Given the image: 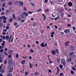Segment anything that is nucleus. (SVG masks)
Returning <instances> with one entry per match:
<instances>
[{
  "instance_id": "obj_20",
  "label": "nucleus",
  "mask_w": 76,
  "mask_h": 76,
  "mask_svg": "<svg viewBox=\"0 0 76 76\" xmlns=\"http://www.w3.org/2000/svg\"><path fill=\"white\" fill-rule=\"evenodd\" d=\"M25 61H26L25 60H23L21 62V64H25Z\"/></svg>"
},
{
  "instance_id": "obj_32",
  "label": "nucleus",
  "mask_w": 76,
  "mask_h": 76,
  "mask_svg": "<svg viewBox=\"0 0 76 76\" xmlns=\"http://www.w3.org/2000/svg\"><path fill=\"white\" fill-rule=\"evenodd\" d=\"M8 63L9 64H12V61L11 60H9L8 61Z\"/></svg>"
},
{
  "instance_id": "obj_57",
  "label": "nucleus",
  "mask_w": 76,
  "mask_h": 76,
  "mask_svg": "<svg viewBox=\"0 0 76 76\" xmlns=\"http://www.w3.org/2000/svg\"><path fill=\"white\" fill-rule=\"evenodd\" d=\"M55 28L56 29H57L58 28V26H55Z\"/></svg>"
},
{
  "instance_id": "obj_10",
  "label": "nucleus",
  "mask_w": 76,
  "mask_h": 76,
  "mask_svg": "<svg viewBox=\"0 0 76 76\" xmlns=\"http://www.w3.org/2000/svg\"><path fill=\"white\" fill-rule=\"evenodd\" d=\"M13 53V50H10L9 51V54L10 55H12Z\"/></svg>"
},
{
  "instance_id": "obj_6",
  "label": "nucleus",
  "mask_w": 76,
  "mask_h": 76,
  "mask_svg": "<svg viewBox=\"0 0 76 76\" xmlns=\"http://www.w3.org/2000/svg\"><path fill=\"white\" fill-rule=\"evenodd\" d=\"M56 69H57L58 70L56 72V75H57L58 73V72H59V71H60V68H59V67H58V66L56 67Z\"/></svg>"
},
{
  "instance_id": "obj_33",
  "label": "nucleus",
  "mask_w": 76,
  "mask_h": 76,
  "mask_svg": "<svg viewBox=\"0 0 76 76\" xmlns=\"http://www.w3.org/2000/svg\"><path fill=\"white\" fill-rule=\"evenodd\" d=\"M72 69L73 70H74V71L75 70H76V68L75 67H72Z\"/></svg>"
},
{
  "instance_id": "obj_15",
  "label": "nucleus",
  "mask_w": 76,
  "mask_h": 76,
  "mask_svg": "<svg viewBox=\"0 0 76 76\" xmlns=\"http://www.w3.org/2000/svg\"><path fill=\"white\" fill-rule=\"evenodd\" d=\"M4 72H5V70H4V69H0V72H1V73H4Z\"/></svg>"
},
{
  "instance_id": "obj_62",
  "label": "nucleus",
  "mask_w": 76,
  "mask_h": 76,
  "mask_svg": "<svg viewBox=\"0 0 76 76\" xmlns=\"http://www.w3.org/2000/svg\"><path fill=\"white\" fill-rule=\"evenodd\" d=\"M67 26L68 27H70V26H71V24H68L67 25Z\"/></svg>"
},
{
  "instance_id": "obj_39",
  "label": "nucleus",
  "mask_w": 76,
  "mask_h": 76,
  "mask_svg": "<svg viewBox=\"0 0 76 76\" xmlns=\"http://www.w3.org/2000/svg\"><path fill=\"white\" fill-rule=\"evenodd\" d=\"M2 39L4 40H5L6 39V37H5V36H3V37H2Z\"/></svg>"
},
{
  "instance_id": "obj_54",
  "label": "nucleus",
  "mask_w": 76,
  "mask_h": 76,
  "mask_svg": "<svg viewBox=\"0 0 76 76\" xmlns=\"http://www.w3.org/2000/svg\"><path fill=\"white\" fill-rule=\"evenodd\" d=\"M60 76H64V74H62L61 73H60Z\"/></svg>"
},
{
  "instance_id": "obj_3",
  "label": "nucleus",
  "mask_w": 76,
  "mask_h": 76,
  "mask_svg": "<svg viewBox=\"0 0 76 76\" xmlns=\"http://www.w3.org/2000/svg\"><path fill=\"white\" fill-rule=\"evenodd\" d=\"M74 54V52H72L69 54V56L70 58H73V56L72 55V54Z\"/></svg>"
},
{
  "instance_id": "obj_59",
  "label": "nucleus",
  "mask_w": 76,
  "mask_h": 76,
  "mask_svg": "<svg viewBox=\"0 0 76 76\" xmlns=\"http://www.w3.org/2000/svg\"><path fill=\"white\" fill-rule=\"evenodd\" d=\"M5 5H6V4L5 3H4L2 5V7H4Z\"/></svg>"
},
{
  "instance_id": "obj_49",
  "label": "nucleus",
  "mask_w": 76,
  "mask_h": 76,
  "mask_svg": "<svg viewBox=\"0 0 76 76\" xmlns=\"http://www.w3.org/2000/svg\"><path fill=\"white\" fill-rule=\"evenodd\" d=\"M23 10H25V11L27 10V9H26V8L25 7H24Z\"/></svg>"
},
{
  "instance_id": "obj_34",
  "label": "nucleus",
  "mask_w": 76,
  "mask_h": 76,
  "mask_svg": "<svg viewBox=\"0 0 76 76\" xmlns=\"http://www.w3.org/2000/svg\"><path fill=\"white\" fill-rule=\"evenodd\" d=\"M21 17L22 18H25V16H24L22 14L21 15Z\"/></svg>"
},
{
  "instance_id": "obj_47",
  "label": "nucleus",
  "mask_w": 76,
  "mask_h": 76,
  "mask_svg": "<svg viewBox=\"0 0 76 76\" xmlns=\"http://www.w3.org/2000/svg\"><path fill=\"white\" fill-rule=\"evenodd\" d=\"M7 76H13L11 74H9L7 75Z\"/></svg>"
},
{
  "instance_id": "obj_60",
  "label": "nucleus",
  "mask_w": 76,
  "mask_h": 76,
  "mask_svg": "<svg viewBox=\"0 0 76 76\" xmlns=\"http://www.w3.org/2000/svg\"><path fill=\"white\" fill-rule=\"evenodd\" d=\"M8 50V49H7V48H5L4 49V50L5 51H7V50Z\"/></svg>"
},
{
  "instance_id": "obj_41",
  "label": "nucleus",
  "mask_w": 76,
  "mask_h": 76,
  "mask_svg": "<svg viewBox=\"0 0 76 76\" xmlns=\"http://www.w3.org/2000/svg\"><path fill=\"white\" fill-rule=\"evenodd\" d=\"M17 25H18V23H17V22H16L14 24V26H17Z\"/></svg>"
},
{
  "instance_id": "obj_61",
  "label": "nucleus",
  "mask_w": 76,
  "mask_h": 76,
  "mask_svg": "<svg viewBox=\"0 0 76 76\" xmlns=\"http://www.w3.org/2000/svg\"><path fill=\"white\" fill-rule=\"evenodd\" d=\"M3 59L0 60V63H1L3 62Z\"/></svg>"
},
{
  "instance_id": "obj_25",
  "label": "nucleus",
  "mask_w": 76,
  "mask_h": 76,
  "mask_svg": "<svg viewBox=\"0 0 76 76\" xmlns=\"http://www.w3.org/2000/svg\"><path fill=\"white\" fill-rule=\"evenodd\" d=\"M13 18L14 19H16V16L15 15V14H13Z\"/></svg>"
},
{
  "instance_id": "obj_37",
  "label": "nucleus",
  "mask_w": 76,
  "mask_h": 76,
  "mask_svg": "<svg viewBox=\"0 0 76 76\" xmlns=\"http://www.w3.org/2000/svg\"><path fill=\"white\" fill-rule=\"evenodd\" d=\"M28 13L29 14H32V13H33V12H32L31 11H28Z\"/></svg>"
},
{
  "instance_id": "obj_1",
  "label": "nucleus",
  "mask_w": 76,
  "mask_h": 76,
  "mask_svg": "<svg viewBox=\"0 0 76 76\" xmlns=\"http://www.w3.org/2000/svg\"><path fill=\"white\" fill-rule=\"evenodd\" d=\"M61 63L64 66H66V60L64 59H61Z\"/></svg>"
},
{
  "instance_id": "obj_51",
  "label": "nucleus",
  "mask_w": 76,
  "mask_h": 76,
  "mask_svg": "<svg viewBox=\"0 0 76 76\" xmlns=\"http://www.w3.org/2000/svg\"><path fill=\"white\" fill-rule=\"evenodd\" d=\"M4 14H5V13L4 12H1L2 15H4Z\"/></svg>"
},
{
  "instance_id": "obj_23",
  "label": "nucleus",
  "mask_w": 76,
  "mask_h": 76,
  "mask_svg": "<svg viewBox=\"0 0 76 76\" xmlns=\"http://www.w3.org/2000/svg\"><path fill=\"white\" fill-rule=\"evenodd\" d=\"M7 19V18L6 17V16H3V20H5Z\"/></svg>"
},
{
  "instance_id": "obj_7",
  "label": "nucleus",
  "mask_w": 76,
  "mask_h": 76,
  "mask_svg": "<svg viewBox=\"0 0 76 76\" xmlns=\"http://www.w3.org/2000/svg\"><path fill=\"white\" fill-rule=\"evenodd\" d=\"M68 5L69 7H72V6H73V3L71 2H68Z\"/></svg>"
},
{
  "instance_id": "obj_29",
  "label": "nucleus",
  "mask_w": 76,
  "mask_h": 76,
  "mask_svg": "<svg viewBox=\"0 0 76 76\" xmlns=\"http://www.w3.org/2000/svg\"><path fill=\"white\" fill-rule=\"evenodd\" d=\"M7 59H5L4 61V64H7Z\"/></svg>"
},
{
  "instance_id": "obj_13",
  "label": "nucleus",
  "mask_w": 76,
  "mask_h": 76,
  "mask_svg": "<svg viewBox=\"0 0 76 76\" xmlns=\"http://www.w3.org/2000/svg\"><path fill=\"white\" fill-rule=\"evenodd\" d=\"M19 4L20 6H23V2H21L20 1Z\"/></svg>"
},
{
  "instance_id": "obj_18",
  "label": "nucleus",
  "mask_w": 76,
  "mask_h": 76,
  "mask_svg": "<svg viewBox=\"0 0 76 76\" xmlns=\"http://www.w3.org/2000/svg\"><path fill=\"white\" fill-rule=\"evenodd\" d=\"M5 44V41H4L2 42V43L1 44V45L2 46V47H4Z\"/></svg>"
},
{
  "instance_id": "obj_46",
  "label": "nucleus",
  "mask_w": 76,
  "mask_h": 76,
  "mask_svg": "<svg viewBox=\"0 0 76 76\" xmlns=\"http://www.w3.org/2000/svg\"><path fill=\"white\" fill-rule=\"evenodd\" d=\"M6 29L8 30L9 29V26H7L6 27Z\"/></svg>"
},
{
  "instance_id": "obj_22",
  "label": "nucleus",
  "mask_w": 76,
  "mask_h": 76,
  "mask_svg": "<svg viewBox=\"0 0 76 76\" xmlns=\"http://www.w3.org/2000/svg\"><path fill=\"white\" fill-rule=\"evenodd\" d=\"M40 46L42 47H44V43H42L40 45Z\"/></svg>"
},
{
  "instance_id": "obj_50",
  "label": "nucleus",
  "mask_w": 76,
  "mask_h": 76,
  "mask_svg": "<svg viewBox=\"0 0 76 76\" xmlns=\"http://www.w3.org/2000/svg\"><path fill=\"white\" fill-rule=\"evenodd\" d=\"M48 44H47V43H45V45H44V47H47V46Z\"/></svg>"
},
{
  "instance_id": "obj_45",
  "label": "nucleus",
  "mask_w": 76,
  "mask_h": 76,
  "mask_svg": "<svg viewBox=\"0 0 76 76\" xmlns=\"http://www.w3.org/2000/svg\"><path fill=\"white\" fill-rule=\"evenodd\" d=\"M50 34L52 35H54V34H55V32H54V31H53L50 33Z\"/></svg>"
},
{
  "instance_id": "obj_9",
  "label": "nucleus",
  "mask_w": 76,
  "mask_h": 76,
  "mask_svg": "<svg viewBox=\"0 0 76 76\" xmlns=\"http://www.w3.org/2000/svg\"><path fill=\"white\" fill-rule=\"evenodd\" d=\"M64 32L65 34H69V33H70V31L66 29H65L64 30Z\"/></svg>"
},
{
  "instance_id": "obj_2",
  "label": "nucleus",
  "mask_w": 76,
  "mask_h": 76,
  "mask_svg": "<svg viewBox=\"0 0 76 76\" xmlns=\"http://www.w3.org/2000/svg\"><path fill=\"white\" fill-rule=\"evenodd\" d=\"M57 14L58 15L57 17L56 18H54V19L55 21L57 20V19H60V14L58 13H57Z\"/></svg>"
},
{
  "instance_id": "obj_56",
  "label": "nucleus",
  "mask_w": 76,
  "mask_h": 76,
  "mask_svg": "<svg viewBox=\"0 0 76 76\" xmlns=\"http://www.w3.org/2000/svg\"><path fill=\"white\" fill-rule=\"evenodd\" d=\"M45 3H48V0H45Z\"/></svg>"
},
{
  "instance_id": "obj_64",
  "label": "nucleus",
  "mask_w": 76,
  "mask_h": 76,
  "mask_svg": "<svg viewBox=\"0 0 76 76\" xmlns=\"http://www.w3.org/2000/svg\"><path fill=\"white\" fill-rule=\"evenodd\" d=\"M3 22L4 23H6V20H4L3 21Z\"/></svg>"
},
{
  "instance_id": "obj_8",
  "label": "nucleus",
  "mask_w": 76,
  "mask_h": 76,
  "mask_svg": "<svg viewBox=\"0 0 76 76\" xmlns=\"http://www.w3.org/2000/svg\"><path fill=\"white\" fill-rule=\"evenodd\" d=\"M69 43H70V42L67 41L65 43V45L66 47H67V46H69Z\"/></svg>"
},
{
  "instance_id": "obj_40",
  "label": "nucleus",
  "mask_w": 76,
  "mask_h": 76,
  "mask_svg": "<svg viewBox=\"0 0 76 76\" xmlns=\"http://www.w3.org/2000/svg\"><path fill=\"white\" fill-rule=\"evenodd\" d=\"M25 75L26 76H27L28 75V72L25 71Z\"/></svg>"
},
{
  "instance_id": "obj_28",
  "label": "nucleus",
  "mask_w": 76,
  "mask_h": 76,
  "mask_svg": "<svg viewBox=\"0 0 76 76\" xmlns=\"http://www.w3.org/2000/svg\"><path fill=\"white\" fill-rule=\"evenodd\" d=\"M30 51L31 53H34V50H32V49H31Z\"/></svg>"
},
{
  "instance_id": "obj_42",
  "label": "nucleus",
  "mask_w": 76,
  "mask_h": 76,
  "mask_svg": "<svg viewBox=\"0 0 76 76\" xmlns=\"http://www.w3.org/2000/svg\"><path fill=\"white\" fill-rule=\"evenodd\" d=\"M4 51V50L3 49H1L0 50V53H3V52Z\"/></svg>"
},
{
  "instance_id": "obj_12",
  "label": "nucleus",
  "mask_w": 76,
  "mask_h": 76,
  "mask_svg": "<svg viewBox=\"0 0 76 76\" xmlns=\"http://www.w3.org/2000/svg\"><path fill=\"white\" fill-rule=\"evenodd\" d=\"M52 54H54V55H55V54H56V50H52Z\"/></svg>"
},
{
  "instance_id": "obj_44",
  "label": "nucleus",
  "mask_w": 76,
  "mask_h": 76,
  "mask_svg": "<svg viewBox=\"0 0 76 76\" xmlns=\"http://www.w3.org/2000/svg\"><path fill=\"white\" fill-rule=\"evenodd\" d=\"M3 19V16L0 17V19H1V20H2Z\"/></svg>"
},
{
  "instance_id": "obj_36",
  "label": "nucleus",
  "mask_w": 76,
  "mask_h": 76,
  "mask_svg": "<svg viewBox=\"0 0 76 76\" xmlns=\"http://www.w3.org/2000/svg\"><path fill=\"white\" fill-rule=\"evenodd\" d=\"M3 25V23H0V26L2 27V26Z\"/></svg>"
},
{
  "instance_id": "obj_27",
  "label": "nucleus",
  "mask_w": 76,
  "mask_h": 76,
  "mask_svg": "<svg viewBox=\"0 0 76 76\" xmlns=\"http://www.w3.org/2000/svg\"><path fill=\"white\" fill-rule=\"evenodd\" d=\"M12 2L10 1L9 2L8 4H9V5H10V6H11V5H12Z\"/></svg>"
},
{
  "instance_id": "obj_19",
  "label": "nucleus",
  "mask_w": 76,
  "mask_h": 76,
  "mask_svg": "<svg viewBox=\"0 0 76 76\" xmlns=\"http://www.w3.org/2000/svg\"><path fill=\"white\" fill-rule=\"evenodd\" d=\"M13 21V18H11L9 20V22L11 23Z\"/></svg>"
},
{
  "instance_id": "obj_53",
  "label": "nucleus",
  "mask_w": 76,
  "mask_h": 76,
  "mask_svg": "<svg viewBox=\"0 0 76 76\" xmlns=\"http://www.w3.org/2000/svg\"><path fill=\"white\" fill-rule=\"evenodd\" d=\"M71 48L72 50H74V48H73V47L72 46H71L70 47Z\"/></svg>"
},
{
  "instance_id": "obj_63",
  "label": "nucleus",
  "mask_w": 76,
  "mask_h": 76,
  "mask_svg": "<svg viewBox=\"0 0 76 76\" xmlns=\"http://www.w3.org/2000/svg\"><path fill=\"white\" fill-rule=\"evenodd\" d=\"M2 35H6V33L5 32H3L2 33Z\"/></svg>"
},
{
  "instance_id": "obj_21",
  "label": "nucleus",
  "mask_w": 76,
  "mask_h": 76,
  "mask_svg": "<svg viewBox=\"0 0 76 76\" xmlns=\"http://www.w3.org/2000/svg\"><path fill=\"white\" fill-rule=\"evenodd\" d=\"M38 74H39L38 72H36L34 73V75L35 76H38Z\"/></svg>"
},
{
  "instance_id": "obj_43",
  "label": "nucleus",
  "mask_w": 76,
  "mask_h": 76,
  "mask_svg": "<svg viewBox=\"0 0 76 76\" xmlns=\"http://www.w3.org/2000/svg\"><path fill=\"white\" fill-rule=\"evenodd\" d=\"M4 53L5 56H7V53H6V52H4Z\"/></svg>"
},
{
  "instance_id": "obj_35",
  "label": "nucleus",
  "mask_w": 76,
  "mask_h": 76,
  "mask_svg": "<svg viewBox=\"0 0 76 76\" xmlns=\"http://www.w3.org/2000/svg\"><path fill=\"white\" fill-rule=\"evenodd\" d=\"M13 38H12L10 40V42H13Z\"/></svg>"
},
{
  "instance_id": "obj_31",
  "label": "nucleus",
  "mask_w": 76,
  "mask_h": 76,
  "mask_svg": "<svg viewBox=\"0 0 76 76\" xmlns=\"http://www.w3.org/2000/svg\"><path fill=\"white\" fill-rule=\"evenodd\" d=\"M16 57L17 58H19V54L18 53H17L16 55Z\"/></svg>"
},
{
  "instance_id": "obj_14",
  "label": "nucleus",
  "mask_w": 76,
  "mask_h": 76,
  "mask_svg": "<svg viewBox=\"0 0 76 76\" xmlns=\"http://www.w3.org/2000/svg\"><path fill=\"white\" fill-rule=\"evenodd\" d=\"M23 15H25L26 16H27L29 15V14L26 12H23Z\"/></svg>"
},
{
  "instance_id": "obj_11",
  "label": "nucleus",
  "mask_w": 76,
  "mask_h": 76,
  "mask_svg": "<svg viewBox=\"0 0 76 76\" xmlns=\"http://www.w3.org/2000/svg\"><path fill=\"white\" fill-rule=\"evenodd\" d=\"M13 70V68L12 67L11 68L9 71V73H11L12 72Z\"/></svg>"
},
{
  "instance_id": "obj_24",
  "label": "nucleus",
  "mask_w": 76,
  "mask_h": 76,
  "mask_svg": "<svg viewBox=\"0 0 76 76\" xmlns=\"http://www.w3.org/2000/svg\"><path fill=\"white\" fill-rule=\"evenodd\" d=\"M71 73L72 75L75 74V72L73 71H71Z\"/></svg>"
},
{
  "instance_id": "obj_55",
  "label": "nucleus",
  "mask_w": 76,
  "mask_h": 76,
  "mask_svg": "<svg viewBox=\"0 0 76 76\" xmlns=\"http://www.w3.org/2000/svg\"><path fill=\"white\" fill-rule=\"evenodd\" d=\"M8 57L9 58H11V57H12V55H10L8 56Z\"/></svg>"
},
{
  "instance_id": "obj_17",
  "label": "nucleus",
  "mask_w": 76,
  "mask_h": 76,
  "mask_svg": "<svg viewBox=\"0 0 76 76\" xmlns=\"http://www.w3.org/2000/svg\"><path fill=\"white\" fill-rule=\"evenodd\" d=\"M5 39H6L7 41V40H9V37L8 35H7L6 37H5Z\"/></svg>"
},
{
  "instance_id": "obj_5",
  "label": "nucleus",
  "mask_w": 76,
  "mask_h": 76,
  "mask_svg": "<svg viewBox=\"0 0 76 76\" xmlns=\"http://www.w3.org/2000/svg\"><path fill=\"white\" fill-rule=\"evenodd\" d=\"M4 54L1 53L0 54V59H2L4 57Z\"/></svg>"
},
{
  "instance_id": "obj_58",
  "label": "nucleus",
  "mask_w": 76,
  "mask_h": 76,
  "mask_svg": "<svg viewBox=\"0 0 76 76\" xmlns=\"http://www.w3.org/2000/svg\"><path fill=\"white\" fill-rule=\"evenodd\" d=\"M10 12V10H7V13H9Z\"/></svg>"
},
{
  "instance_id": "obj_30",
  "label": "nucleus",
  "mask_w": 76,
  "mask_h": 76,
  "mask_svg": "<svg viewBox=\"0 0 76 76\" xmlns=\"http://www.w3.org/2000/svg\"><path fill=\"white\" fill-rule=\"evenodd\" d=\"M32 5V6H34V7H35V5H34V4L32 2H31L30 3Z\"/></svg>"
},
{
  "instance_id": "obj_48",
  "label": "nucleus",
  "mask_w": 76,
  "mask_h": 76,
  "mask_svg": "<svg viewBox=\"0 0 76 76\" xmlns=\"http://www.w3.org/2000/svg\"><path fill=\"white\" fill-rule=\"evenodd\" d=\"M29 65L30 66V68H32V67H33L32 65L30 63V64Z\"/></svg>"
},
{
  "instance_id": "obj_4",
  "label": "nucleus",
  "mask_w": 76,
  "mask_h": 76,
  "mask_svg": "<svg viewBox=\"0 0 76 76\" xmlns=\"http://www.w3.org/2000/svg\"><path fill=\"white\" fill-rule=\"evenodd\" d=\"M72 60V59L71 58H69L67 59L66 60V61L67 63H70V62H71Z\"/></svg>"
},
{
  "instance_id": "obj_38",
  "label": "nucleus",
  "mask_w": 76,
  "mask_h": 76,
  "mask_svg": "<svg viewBox=\"0 0 76 76\" xmlns=\"http://www.w3.org/2000/svg\"><path fill=\"white\" fill-rule=\"evenodd\" d=\"M63 65H62V64H61L60 65V69H62V68H63Z\"/></svg>"
},
{
  "instance_id": "obj_52",
  "label": "nucleus",
  "mask_w": 76,
  "mask_h": 76,
  "mask_svg": "<svg viewBox=\"0 0 76 76\" xmlns=\"http://www.w3.org/2000/svg\"><path fill=\"white\" fill-rule=\"evenodd\" d=\"M41 9H40L39 10H37V12H40V11H41Z\"/></svg>"
},
{
  "instance_id": "obj_16",
  "label": "nucleus",
  "mask_w": 76,
  "mask_h": 76,
  "mask_svg": "<svg viewBox=\"0 0 76 76\" xmlns=\"http://www.w3.org/2000/svg\"><path fill=\"white\" fill-rule=\"evenodd\" d=\"M17 19L18 21H20V20H21L22 18L20 17H18L17 18Z\"/></svg>"
},
{
  "instance_id": "obj_26",
  "label": "nucleus",
  "mask_w": 76,
  "mask_h": 76,
  "mask_svg": "<svg viewBox=\"0 0 76 76\" xmlns=\"http://www.w3.org/2000/svg\"><path fill=\"white\" fill-rule=\"evenodd\" d=\"M45 12L46 13H47V12H49V9H46L45 11Z\"/></svg>"
}]
</instances>
